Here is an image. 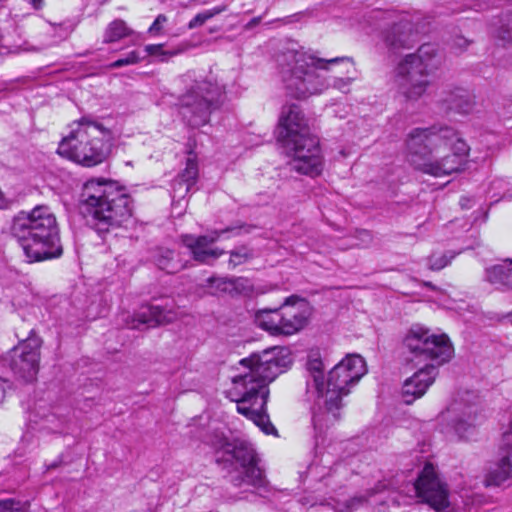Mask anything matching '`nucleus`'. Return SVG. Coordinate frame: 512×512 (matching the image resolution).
Wrapping results in <instances>:
<instances>
[{
    "instance_id": "79ce46f5",
    "label": "nucleus",
    "mask_w": 512,
    "mask_h": 512,
    "mask_svg": "<svg viewBox=\"0 0 512 512\" xmlns=\"http://www.w3.org/2000/svg\"><path fill=\"white\" fill-rule=\"evenodd\" d=\"M468 45H469V41L466 38H464L462 36H457L453 40L452 47L456 51L462 52L468 47Z\"/></svg>"
},
{
    "instance_id": "0eeeda50",
    "label": "nucleus",
    "mask_w": 512,
    "mask_h": 512,
    "mask_svg": "<svg viewBox=\"0 0 512 512\" xmlns=\"http://www.w3.org/2000/svg\"><path fill=\"white\" fill-rule=\"evenodd\" d=\"M224 95L223 88L207 80L195 81L180 98L179 113L189 128L206 124L231 125L230 122H213L220 115L219 107Z\"/></svg>"
},
{
    "instance_id": "39448f33",
    "label": "nucleus",
    "mask_w": 512,
    "mask_h": 512,
    "mask_svg": "<svg viewBox=\"0 0 512 512\" xmlns=\"http://www.w3.org/2000/svg\"><path fill=\"white\" fill-rule=\"evenodd\" d=\"M365 360L357 354L349 355L336 364L327 374L325 386L317 398V405L325 409L327 415L321 412L313 413L315 430L321 432L324 426L339 420V410L343 407V397L366 374Z\"/></svg>"
},
{
    "instance_id": "8fccbe9b",
    "label": "nucleus",
    "mask_w": 512,
    "mask_h": 512,
    "mask_svg": "<svg viewBox=\"0 0 512 512\" xmlns=\"http://www.w3.org/2000/svg\"><path fill=\"white\" fill-rule=\"evenodd\" d=\"M5 380L3 378H0V404L3 402L5 397Z\"/></svg>"
},
{
    "instance_id": "f704fd0d",
    "label": "nucleus",
    "mask_w": 512,
    "mask_h": 512,
    "mask_svg": "<svg viewBox=\"0 0 512 512\" xmlns=\"http://www.w3.org/2000/svg\"><path fill=\"white\" fill-rule=\"evenodd\" d=\"M456 255L457 253L454 251H447L441 255L433 253L428 258V267L430 270L439 271L449 265Z\"/></svg>"
},
{
    "instance_id": "a211bd4d",
    "label": "nucleus",
    "mask_w": 512,
    "mask_h": 512,
    "mask_svg": "<svg viewBox=\"0 0 512 512\" xmlns=\"http://www.w3.org/2000/svg\"><path fill=\"white\" fill-rule=\"evenodd\" d=\"M455 416L451 419V425L455 433L462 439H470L476 431L479 421L478 408L476 405H465L454 408Z\"/></svg>"
},
{
    "instance_id": "c9c22d12",
    "label": "nucleus",
    "mask_w": 512,
    "mask_h": 512,
    "mask_svg": "<svg viewBox=\"0 0 512 512\" xmlns=\"http://www.w3.org/2000/svg\"><path fill=\"white\" fill-rule=\"evenodd\" d=\"M224 11L223 7H214L209 10H205L203 12L198 13L193 19L188 23V29H195L197 27L202 26L206 21L213 18L214 16L220 14Z\"/></svg>"
},
{
    "instance_id": "f3484780",
    "label": "nucleus",
    "mask_w": 512,
    "mask_h": 512,
    "mask_svg": "<svg viewBox=\"0 0 512 512\" xmlns=\"http://www.w3.org/2000/svg\"><path fill=\"white\" fill-rule=\"evenodd\" d=\"M437 373L438 370L435 364H424L423 368H420L411 377L406 379L402 386L404 403L410 405L416 399L422 397L434 382Z\"/></svg>"
},
{
    "instance_id": "ddd939ff",
    "label": "nucleus",
    "mask_w": 512,
    "mask_h": 512,
    "mask_svg": "<svg viewBox=\"0 0 512 512\" xmlns=\"http://www.w3.org/2000/svg\"><path fill=\"white\" fill-rule=\"evenodd\" d=\"M242 230H244L245 233H249L251 231V227L245 225L227 227L222 230H213L207 235L200 236L185 234L181 236V241L183 245L189 249L195 261L203 264H210L224 253L223 250L213 248L212 245L217 242L225 233H233L235 231L240 233Z\"/></svg>"
},
{
    "instance_id": "6e6552de",
    "label": "nucleus",
    "mask_w": 512,
    "mask_h": 512,
    "mask_svg": "<svg viewBox=\"0 0 512 512\" xmlns=\"http://www.w3.org/2000/svg\"><path fill=\"white\" fill-rule=\"evenodd\" d=\"M216 461L238 471V475L232 478L234 486L251 487L252 493L262 497L268 492L267 480L258 466L257 453L251 443L241 439L233 440L226 453L217 456Z\"/></svg>"
},
{
    "instance_id": "b1692460",
    "label": "nucleus",
    "mask_w": 512,
    "mask_h": 512,
    "mask_svg": "<svg viewBox=\"0 0 512 512\" xmlns=\"http://www.w3.org/2000/svg\"><path fill=\"white\" fill-rule=\"evenodd\" d=\"M466 160L457 155H446L439 161L424 163L421 171L434 177H441L459 172L465 169Z\"/></svg>"
},
{
    "instance_id": "9b49d317",
    "label": "nucleus",
    "mask_w": 512,
    "mask_h": 512,
    "mask_svg": "<svg viewBox=\"0 0 512 512\" xmlns=\"http://www.w3.org/2000/svg\"><path fill=\"white\" fill-rule=\"evenodd\" d=\"M307 130H290V150L293 157L290 159V169L311 177L321 174L323 170V156L319 139L306 132Z\"/></svg>"
},
{
    "instance_id": "c756f323",
    "label": "nucleus",
    "mask_w": 512,
    "mask_h": 512,
    "mask_svg": "<svg viewBox=\"0 0 512 512\" xmlns=\"http://www.w3.org/2000/svg\"><path fill=\"white\" fill-rule=\"evenodd\" d=\"M207 286L211 289V293L233 291L240 292L245 288L246 280L243 278H215L210 277L206 280Z\"/></svg>"
},
{
    "instance_id": "13d9d810",
    "label": "nucleus",
    "mask_w": 512,
    "mask_h": 512,
    "mask_svg": "<svg viewBox=\"0 0 512 512\" xmlns=\"http://www.w3.org/2000/svg\"><path fill=\"white\" fill-rule=\"evenodd\" d=\"M95 128L100 129L103 128L101 125H95Z\"/></svg>"
},
{
    "instance_id": "09e8293b",
    "label": "nucleus",
    "mask_w": 512,
    "mask_h": 512,
    "mask_svg": "<svg viewBox=\"0 0 512 512\" xmlns=\"http://www.w3.org/2000/svg\"><path fill=\"white\" fill-rule=\"evenodd\" d=\"M261 19L262 17L261 16H258V17H254L252 18L248 23H247V28H254L255 26H257L260 22H261Z\"/></svg>"
},
{
    "instance_id": "393cba45",
    "label": "nucleus",
    "mask_w": 512,
    "mask_h": 512,
    "mask_svg": "<svg viewBox=\"0 0 512 512\" xmlns=\"http://www.w3.org/2000/svg\"><path fill=\"white\" fill-rule=\"evenodd\" d=\"M412 24L408 19L401 18L395 23L384 36L386 45L391 49L407 48L412 40Z\"/></svg>"
},
{
    "instance_id": "423d86ee",
    "label": "nucleus",
    "mask_w": 512,
    "mask_h": 512,
    "mask_svg": "<svg viewBox=\"0 0 512 512\" xmlns=\"http://www.w3.org/2000/svg\"><path fill=\"white\" fill-rule=\"evenodd\" d=\"M441 65L434 44L421 45L415 53L405 55L394 69V84L406 100H418L431 84L430 75Z\"/></svg>"
},
{
    "instance_id": "de8ad7c7",
    "label": "nucleus",
    "mask_w": 512,
    "mask_h": 512,
    "mask_svg": "<svg viewBox=\"0 0 512 512\" xmlns=\"http://www.w3.org/2000/svg\"><path fill=\"white\" fill-rule=\"evenodd\" d=\"M35 10H40L44 6V0H28Z\"/></svg>"
},
{
    "instance_id": "9d476101",
    "label": "nucleus",
    "mask_w": 512,
    "mask_h": 512,
    "mask_svg": "<svg viewBox=\"0 0 512 512\" xmlns=\"http://www.w3.org/2000/svg\"><path fill=\"white\" fill-rule=\"evenodd\" d=\"M98 136L92 138L93 156L88 157L85 154V140H87V130H72L64 137L58 145L57 152L76 163L85 167H93L102 163L112 152L114 143L112 141L111 130H98Z\"/></svg>"
},
{
    "instance_id": "72a5a7b5",
    "label": "nucleus",
    "mask_w": 512,
    "mask_h": 512,
    "mask_svg": "<svg viewBox=\"0 0 512 512\" xmlns=\"http://www.w3.org/2000/svg\"><path fill=\"white\" fill-rule=\"evenodd\" d=\"M205 442L216 450L218 456L225 454L228 450V445L232 443V441H229L224 433L219 430H213L207 435Z\"/></svg>"
},
{
    "instance_id": "bb28decb",
    "label": "nucleus",
    "mask_w": 512,
    "mask_h": 512,
    "mask_svg": "<svg viewBox=\"0 0 512 512\" xmlns=\"http://www.w3.org/2000/svg\"><path fill=\"white\" fill-rule=\"evenodd\" d=\"M485 279L500 289L512 290V267L495 265L485 271Z\"/></svg>"
},
{
    "instance_id": "c85d7f7f",
    "label": "nucleus",
    "mask_w": 512,
    "mask_h": 512,
    "mask_svg": "<svg viewBox=\"0 0 512 512\" xmlns=\"http://www.w3.org/2000/svg\"><path fill=\"white\" fill-rule=\"evenodd\" d=\"M155 262L159 269L169 274L177 273L185 267V264L176 259L174 251L167 248H159L155 254Z\"/></svg>"
},
{
    "instance_id": "4c0bfd02",
    "label": "nucleus",
    "mask_w": 512,
    "mask_h": 512,
    "mask_svg": "<svg viewBox=\"0 0 512 512\" xmlns=\"http://www.w3.org/2000/svg\"><path fill=\"white\" fill-rule=\"evenodd\" d=\"M253 256L252 251L246 247H239L230 252L229 265L235 268L238 265L245 263Z\"/></svg>"
},
{
    "instance_id": "aec40b11",
    "label": "nucleus",
    "mask_w": 512,
    "mask_h": 512,
    "mask_svg": "<svg viewBox=\"0 0 512 512\" xmlns=\"http://www.w3.org/2000/svg\"><path fill=\"white\" fill-rule=\"evenodd\" d=\"M255 324L270 335H287L288 322L280 308H266L255 312Z\"/></svg>"
},
{
    "instance_id": "4be33fe9",
    "label": "nucleus",
    "mask_w": 512,
    "mask_h": 512,
    "mask_svg": "<svg viewBox=\"0 0 512 512\" xmlns=\"http://www.w3.org/2000/svg\"><path fill=\"white\" fill-rule=\"evenodd\" d=\"M196 141L189 138L187 143L188 157L186 160V167L174 181L173 190L175 193L184 191L188 193L190 189L195 185L198 178V163L197 157L194 152Z\"/></svg>"
},
{
    "instance_id": "1a4fd4ad",
    "label": "nucleus",
    "mask_w": 512,
    "mask_h": 512,
    "mask_svg": "<svg viewBox=\"0 0 512 512\" xmlns=\"http://www.w3.org/2000/svg\"><path fill=\"white\" fill-rule=\"evenodd\" d=\"M406 360L419 365L435 364L438 366L448 362L453 354V347L446 335H435L429 329L413 325L402 341Z\"/></svg>"
},
{
    "instance_id": "58836bf2",
    "label": "nucleus",
    "mask_w": 512,
    "mask_h": 512,
    "mask_svg": "<svg viewBox=\"0 0 512 512\" xmlns=\"http://www.w3.org/2000/svg\"><path fill=\"white\" fill-rule=\"evenodd\" d=\"M290 128H308V122L304 117L302 110L295 105H290Z\"/></svg>"
},
{
    "instance_id": "a19ab883",
    "label": "nucleus",
    "mask_w": 512,
    "mask_h": 512,
    "mask_svg": "<svg viewBox=\"0 0 512 512\" xmlns=\"http://www.w3.org/2000/svg\"><path fill=\"white\" fill-rule=\"evenodd\" d=\"M167 17L164 14H159L154 22L148 29V33L151 35H159L162 32L164 24L167 22Z\"/></svg>"
},
{
    "instance_id": "c03bdc74",
    "label": "nucleus",
    "mask_w": 512,
    "mask_h": 512,
    "mask_svg": "<svg viewBox=\"0 0 512 512\" xmlns=\"http://www.w3.org/2000/svg\"><path fill=\"white\" fill-rule=\"evenodd\" d=\"M288 137V129H285V130H281L280 132V136L278 138V142H280L282 144V149H283V154H287V149H286V138Z\"/></svg>"
},
{
    "instance_id": "7ed1b4c3",
    "label": "nucleus",
    "mask_w": 512,
    "mask_h": 512,
    "mask_svg": "<svg viewBox=\"0 0 512 512\" xmlns=\"http://www.w3.org/2000/svg\"><path fill=\"white\" fill-rule=\"evenodd\" d=\"M10 233L20 243L29 262L57 258L62 254L56 217L47 206L19 212L12 220Z\"/></svg>"
},
{
    "instance_id": "3c124183",
    "label": "nucleus",
    "mask_w": 512,
    "mask_h": 512,
    "mask_svg": "<svg viewBox=\"0 0 512 512\" xmlns=\"http://www.w3.org/2000/svg\"><path fill=\"white\" fill-rule=\"evenodd\" d=\"M58 465H59V463H58V462H53V463H51V464L47 465V467H46V471L51 470V469H54V468L58 467Z\"/></svg>"
},
{
    "instance_id": "ea45409f",
    "label": "nucleus",
    "mask_w": 512,
    "mask_h": 512,
    "mask_svg": "<svg viewBox=\"0 0 512 512\" xmlns=\"http://www.w3.org/2000/svg\"><path fill=\"white\" fill-rule=\"evenodd\" d=\"M0 512H28L25 505L13 499L0 500Z\"/></svg>"
},
{
    "instance_id": "5fc2aeb1",
    "label": "nucleus",
    "mask_w": 512,
    "mask_h": 512,
    "mask_svg": "<svg viewBox=\"0 0 512 512\" xmlns=\"http://www.w3.org/2000/svg\"><path fill=\"white\" fill-rule=\"evenodd\" d=\"M84 123H87V122H86V120H85V118H81V120H80L79 124H80V125H83Z\"/></svg>"
},
{
    "instance_id": "49530a36",
    "label": "nucleus",
    "mask_w": 512,
    "mask_h": 512,
    "mask_svg": "<svg viewBox=\"0 0 512 512\" xmlns=\"http://www.w3.org/2000/svg\"><path fill=\"white\" fill-rule=\"evenodd\" d=\"M306 15H307L306 12H299V13L290 15V24L299 21L301 18L305 17Z\"/></svg>"
},
{
    "instance_id": "f257e3e1",
    "label": "nucleus",
    "mask_w": 512,
    "mask_h": 512,
    "mask_svg": "<svg viewBox=\"0 0 512 512\" xmlns=\"http://www.w3.org/2000/svg\"><path fill=\"white\" fill-rule=\"evenodd\" d=\"M284 352V347L274 346L241 359L239 364L243 372L233 377L229 391L232 401L237 403V411L252 420L265 434L277 435L266 413V404L268 384L288 365Z\"/></svg>"
},
{
    "instance_id": "4468645a",
    "label": "nucleus",
    "mask_w": 512,
    "mask_h": 512,
    "mask_svg": "<svg viewBox=\"0 0 512 512\" xmlns=\"http://www.w3.org/2000/svg\"><path fill=\"white\" fill-rule=\"evenodd\" d=\"M415 489L417 495L435 510H443L449 506L448 489L438 478L432 464H426L420 473Z\"/></svg>"
},
{
    "instance_id": "dca6fc26",
    "label": "nucleus",
    "mask_w": 512,
    "mask_h": 512,
    "mask_svg": "<svg viewBox=\"0 0 512 512\" xmlns=\"http://www.w3.org/2000/svg\"><path fill=\"white\" fill-rule=\"evenodd\" d=\"M509 478H512V421L503 433L499 460L489 468L485 482L487 486H499Z\"/></svg>"
},
{
    "instance_id": "864d4df0",
    "label": "nucleus",
    "mask_w": 512,
    "mask_h": 512,
    "mask_svg": "<svg viewBox=\"0 0 512 512\" xmlns=\"http://www.w3.org/2000/svg\"><path fill=\"white\" fill-rule=\"evenodd\" d=\"M282 305L283 306L288 305V297L284 298Z\"/></svg>"
},
{
    "instance_id": "bf43d9fd",
    "label": "nucleus",
    "mask_w": 512,
    "mask_h": 512,
    "mask_svg": "<svg viewBox=\"0 0 512 512\" xmlns=\"http://www.w3.org/2000/svg\"><path fill=\"white\" fill-rule=\"evenodd\" d=\"M2 200V193L0 192V201Z\"/></svg>"
},
{
    "instance_id": "6ab92c4d",
    "label": "nucleus",
    "mask_w": 512,
    "mask_h": 512,
    "mask_svg": "<svg viewBox=\"0 0 512 512\" xmlns=\"http://www.w3.org/2000/svg\"><path fill=\"white\" fill-rule=\"evenodd\" d=\"M125 326L130 329H141L142 326L155 327L167 322L165 311L154 305H147L134 315H123Z\"/></svg>"
},
{
    "instance_id": "f03ea898",
    "label": "nucleus",
    "mask_w": 512,
    "mask_h": 512,
    "mask_svg": "<svg viewBox=\"0 0 512 512\" xmlns=\"http://www.w3.org/2000/svg\"><path fill=\"white\" fill-rule=\"evenodd\" d=\"M79 208L89 227L104 237L131 218L132 199L112 182L91 179L83 185Z\"/></svg>"
},
{
    "instance_id": "2f4dec72",
    "label": "nucleus",
    "mask_w": 512,
    "mask_h": 512,
    "mask_svg": "<svg viewBox=\"0 0 512 512\" xmlns=\"http://www.w3.org/2000/svg\"><path fill=\"white\" fill-rule=\"evenodd\" d=\"M189 49V45L187 43H181L177 47L172 49H164V44H149L144 48V52L146 55L158 57L160 61H167L169 58L173 56H177Z\"/></svg>"
},
{
    "instance_id": "5701e85b",
    "label": "nucleus",
    "mask_w": 512,
    "mask_h": 512,
    "mask_svg": "<svg viewBox=\"0 0 512 512\" xmlns=\"http://www.w3.org/2000/svg\"><path fill=\"white\" fill-rule=\"evenodd\" d=\"M313 314L314 308L306 299L290 295V335L306 328Z\"/></svg>"
},
{
    "instance_id": "37998d69",
    "label": "nucleus",
    "mask_w": 512,
    "mask_h": 512,
    "mask_svg": "<svg viewBox=\"0 0 512 512\" xmlns=\"http://www.w3.org/2000/svg\"><path fill=\"white\" fill-rule=\"evenodd\" d=\"M276 128H288V111L285 110V107L282 108Z\"/></svg>"
},
{
    "instance_id": "20e7f679",
    "label": "nucleus",
    "mask_w": 512,
    "mask_h": 512,
    "mask_svg": "<svg viewBox=\"0 0 512 512\" xmlns=\"http://www.w3.org/2000/svg\"><path fill=\"white\" fill-rule=\"evenodd\" d=\"M343 62L352 61L349 57L318 58L290 40V97L306 99L330 87L346 93L354 80L352 77L326 78L317 72L328 71L330 66Z\"/></svg>"
},
{
    "instance_id": "7c9ffc66",
    "label": "nucleus",
    "mask_w": 512,
    "mask_h": 512,
    "mask_svg": "<svg viewBox=\"0 0 512 512\" xmlns=\"http://www.w3.org/2000/svg\"><path fill=\"white\" fill-rule=\"evenodd\" d=\"M438 132L442 134V139L439 141L440 146H449L453 151L452 154L466 160V156L469 152V146L458 136V133H456L455 130H438Z\"/></svg>"
},
{
    "instance_id": "473e14b6",
    "label": "nucleus",
    "mask_w": 512,
    "mask_h": 512,
    "mask_svg": "<svg viewBox=\"0 0 512 512\" xmlns=\"http://www.w3.org/2000/svg\"><path fill=\"white\" fill-rule=\"evenodd\" d=\"M132 34V30L127 26L126 22L122 19L112 21L105 29L103 35L104 43H113L121 40Z\"/></svg>"
},
{
    "instance_id": "2eb2a0df",
    "label": "nucleus",
    "mask_w": 512,
    "mask_h": 512,
    "mask_svg": "<svg viewBox=\"0 0 512 512\" xmlns=\"http://www.w3.org/2000/svg\"><path fill=\"white\" fill-rule=\"evenodd\" d=\"M442 134L438 130H414L406 140L409 161L419 170L432 154L440 146Z\"/></svg>"
},
{
    "instance_id": "e433bc0d",
    "label": "nucleus",
    "mask_w": 512,
    "mask_h": 512,
    "mask_svg": "<svg viewBox=\"0 0 512 512\" xmlns=\"http://www.w3.org/2000/svg\"><path fill=\"white\" fill-rule=\"evenodd\" d=\"M145 56L137 50L130 51L127 55L120 57L116 61L112 62L109 67L112 69L121 68L123 66L133 65L139 63Z\"/></svg>"
},
{
    "instance_id": "412c9836",
    "label": "nucleus",
    "mask_w": 512,
    "mask_h": 512,
    "mask_svg": "<svg viewBox=\"0 0 512 512\" xmlns=\"http://www.w3.org/2000/svg\"><path fill=\"white\" fill-rule=\"evenodd\" d=\"M306 370L308 373L306 385L307 390L315 393L318 398L325 386L324 363L318 348L311 349L307 355Z\"/></svg>"
},
{
    "instance_id": "4d7b16f0",
    "label": "nucleus",
    "mask_w": 512,
    "mask_h": 512,
    "mask_svg": "<svg viewBox=\"0 0 512 512\" xmlns=\"http://www.w3.org/2000/svg\"><path fill=\"white\" fill-rule=\"evenodd\" d=\"M277 62H280V59H277ZM279 66L284 68V65L282 63H279Z\"/></svg>"
},
{
    "instance_id": "cd10ccee",
    "label": "nucleus",
    "mask_w": 512,
    "mask_h": 512,
    "mask_svg": "<svg viewBox=\"0 0 512 512\" xmlns=\"http://www.w3.org/2000/svg\"><path fill=\"white\" fill-rule=\"evenodd\" d=\"M493 35L504 44L512 43V11L501 13L492 23Z\"/></svg>"
},
{
    "instance_id": "a878e982",
    "label": "nucleus",
    "mask_w": 512,
    "mask_h": 512,
    "mask_svg": "<svg viewBox=\"0 0 512 512\" xmlns=\"http://www.w3.org/2000/svg\"><path fill=\"white\" fill-rule=\"evenodd\" d=\"M445 102L450 110L462 115H467L474 109L475 97L470 91L464 88H455L448 94Z\"/></svg>"
},
{
    "instance_id": "6e6d98bb",
    "label": "nucleus",
    "mask_w": 512,
    "mask_h": 512,
    "mask_svg": "<svg viewBox=\"0 0 512 512\" xmlns=\"http://www.w3.org/2000/svg\"><path fill=\"white\" fill-rule=\"evenodd\" d=\"M426 286L433 288L432 284L430 282L425 283Z\"/></svg>"
},
{
    "instance_id": "603ef678",
    "label": "nucleus",
    "mask_w": 512,
    "mask_h": 512,
    "mask_svg": "<svg viewBox=\"0 0 512 512\" xmlns=\"http://www.w3.org/2000/svg\"><path fill=\"white\" fill-rule=\"evenodd\" d=\"M280 74H281L282 80L285 82V80H286V74H285L284 68H281V70H280Z\"/></svg>"
},
{
    "instance_id": "a18cd8bd",
    "label": "nucleus",
    "mask_w": 512,
    "mask_h": 512,
    "mask_svg": "<svg viewBox=\"0 0 512 512\" xmlns=\"http://www.w3.org/2000/svg\"><path fill=\"white\" fill-rule=\"evenodd\" d=\"M84 147H85V154L88 157L93 156L94 151L89 149L90 147H92V138L90 139L88 135H87V140H85Z\"/></svg>"
},
{
    "instance_id": "f8f14e48",
    "label": "nucleus",
    "mask_w": 512,
    "mask_h": 512,
    "mask_svg": "<svg viewBox=\"0 0 512 512\" xmlns=\"http://www.w3.org/2000/svg\"><path fill=\"white\" fill-rule=\"evenodd\" d=\"M42 340L31 330L29 336L9 352V366L16 377L33 382L39 371Z\"/></svg>"
}]
</instances>
